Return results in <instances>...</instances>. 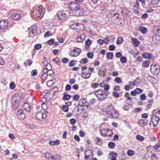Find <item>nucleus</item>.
I'll return each instance as SVG.
<instances>
[{
  "label": "nucleus",
  "mask_w": 160,
  "mask_h": 160,
  "mask_svg": "<svg viewBox=\"0 0 160 160\" xmlns=\"http://www.w3.org/2000/svg\"><path fill=\"white\" fill-rule=\"evenodd\" d=\"M8 25V20L6 19L2 20L0 21V28L4 29Z\"/></svg>",
  "instance_id": "12"
},
{
  "label": "nucleus",
  "mask_w": 160,
  "mask_h": 160,
  "mask_svg": "<svg viewBox=\"0 0 160 160\" xmlns=\"http://www.w3.org/2000/svg\"><path fill=\"white\" fill-rule=\"evenodd\" d=\"M81 52V50L80 48L74 47L69 53V55L72 57H77L80 54Z\"/></svg>",
  "instance_id": "6"
},
{
  "label": "nucleus",
  "mask_w": 160,
  "mask_h": 160,
  "mask_svg": "<svg viewBox=\"0 0 160 160\" xmlns=\"http://www.w3.org/2000/svg\"><path fill=\"white\" fill-rule=\"evenodd\" d=\"M122 93L120 92V94H119V93H117V92H113L112 93V95L113 96H114L116 98H118L120 96H122Z\"/></svg>",
  "instance_id": "43"
},
{
  "label": "nucleus",
  "mask_w": 160,
  "mask_h": 160,
  "mask_svg": "<svg viewBox=\"0 0 160 160\" xmlns=\"http://www.w3.org/2000/svg\"><path fill=\"white\" fill-rule=\"evenodd\" d=\"M93 56V53L91 52H88L87 53V57L90 59H92Z\"/></svg>",
  "instance_id": "54"
},
{
  "label": "nucleus",
  "mask_w": 160,
  "mask_h": 160,
  "mask_svg": "<svg viewBox=\"0 0 160 160\" xmlns=\"http://www.w3.org/2000/svg\"><path fill=\"white\" fill-rule=\"evenodd\" d=\"M148 122V121L146 119H140L138 121L139 124L141 126L146 125Z\"/></svg>",
  "instance_id": "19"
},
{
  "label": "nucleus",
  "mask_w": 160,
  "mask_h": 160,
  "mask_svg": "<svg viewBox=\"0 0 160 160\" xmlns=\"http://www.w3.org/2000/svg\"><path fill=\"white\" fill-rule=\"evenodd\" d=\"M135 90L136 91V93L138 94L141 93L142 92V89L140 88H137Z\"/></svg>",
  "instance_id": "56"
},
{
  "label": "nucleus",
  "mask_w": 160,
  "mask_h": 160,
  "mask_svg": "<svg viewBox=\"0 0 160 160\" xmlns=\"http://www.w3.org/2000/svg\"><path fill=\"white\" fill-rule=\"evenodd\" d=\"M160 66L158 64L152 63L150 66V71L154 74L157 75L160 72Z\"/></svg>",
  "instance_id": "5"
},
{
  "label": "nucleus",
  "mask_w": 160,
  "mask_h": 160,
  "mask_svg": "<svg viewBox=\"0 0 160 160\" xmlns=\"http://www.w3.org/2000/svg\"><path fill=\"white\" fill-rule=\"evenodd\" d=\"M111 15L112 21L113 20H115L119 18V14L117 12L114 13L112 12L111 13Z\"/></svg>",
  "instance_id": "18"
},
{
  "label": "nucleus",
  "mask_w": 160,
  "mask_h": 160,
  "mask_svg": "<svg viewBox=\"0 0 160 160\" xmlns=\"http://www.w3.org/2000/svg\"><path fill=\"white\" fill-rule=\"evenodd\" d=\"M99 86V84L95 82L92 83L91 85V87L92 88H98Z\"/></svg>",
  "instance_id": "59"
},
{
  "label": "nucleus",
  "mask_w": 160,
  "mask_h": 160,
  "mask_svg": "<svg viewBox=\"0 0 160 160\" xmlns=\"http://www.w3.org/2000/svg\"><path fill=\"white\" fill-rule=\"evenodd\" d=\"M87 152H86V150L84 152V155L85 156L84 159L85 160H88L90 157V155H87Z\"/></svg>",
  "instance_id": "51"
},
{
  "label": "nucleus",
  "mask_w": 160,
  "mask_h": 160,
  "mask_svg": "<svg viewBox=\"0 0 160 160\" xmlns=\"http://www.w3.org/2000/svg\"><path fill=\"white\" fill-rule=\"evenodd\" d=\"M160 115V109H157L154 110L152 112V115H151L152 122L154 126H157L159 119Z\"/></svg>",
  "instance_id": "2"
},
{
  "label": "nucleus",
  "mask_w": 160,
  "mask_h": 160,
  "mask_svg": "<svg viewBox=\"0 0 160 160\" xmlns=\"http://www.w3.org/2000/svg\"><path fill=\"white\" fill-rule=\"evenodd\" d=\"M114 81L116 83H120L122 82L121 79L119 77H116L114 79Z\"/></svg>",
  "instance_id": "47"
},
{
  "label": "nucleus",
  "mask_w": 160,
  "mask_h": 160,
  "mask_svg": "<svg viewBox=\"0 0 160 160\" xmlns=\"http://www.w3.org/2000/svg\"><path fill=\"white\" fill-rule=\"evenodd\" d=\"M36 116L37 118L41 120L42 119V112L41 111L38 112L36 114Z\"/></svg>",
  "instance_id": "31"
},
{
  "label": "nucleus",
  "mask_w": 160,
  "mask_h": 160,
  "mask_svg": "<svg viewBox=\"0 0 160 160\" xmlns=\"http://www.w3.org/2000/svg\"><path fill=\"white\" fill-rule=\"evenodd\" d=\"M32 63V61L31 59H28L26 61V62H24L23 64L25 66L28 65L30 66Z\"/></svg>",
  "instance_id": "32"
},
{
  "label": "nucleus",
  "mask_w": 160,
  "mask_h": 160,
  "mask_svg": "<svg viewBox=\"0 0 160 160\" xmlns=\"http://www.w3.org/2000/svg\"><path fill=\"white\" fill-rule=\"evenodd\" d=\"M138 30L142 33L143 34L146 33L148 32L147 28L142 26L139 27Z\"/></svg>",
  "instance_id": "20"
},
{
  "label": "nucleus",
  "mask_w": 160,
  "mask_h": 160,
  "mask_svg": "<svg viewBox=\"0 0 160 160\" xmlns=\"http://www.w3.org/2000/svg\"><path fill=\"white\" fill-rule=\"evenodd\" d=\"M123 39L121 37H118L116 43L117 44H121L123 42Z\"/></svg>",
  "instance_id": "38"
},
{
  "label": "nucleus",
  "mask_w": 160,
  "mask_h": 160,
  "mask_svg": "<svg viewBox=\"0 0 160 160\" xmlns=\"http://www.w3.org/2000/svg\"><path fill=\"white\" fill-rule=\"evenodd\" d=\"M59 143L60 141L58 139H57L55 141H51L49 142V144L51 146L58 145L59 144Z\"/></svg>",
  "instance_id": "27"
},
{
  "label": "nucleus",
  "mask_w": 160,
  "mask_h": 160,
  "mask_svg": "<svg viewBox=\"0 0 160 160\" xmlns=\"http://www.w3.org/2000/svg\"><path fill=\"white\" fill-rule=\"evenodd\" d=\"M102 131L106 132L105 134H103L101 132H100L101 135L102 136L111 137L112 134V131L111 129H106L104 128L102 129Z\"/></svg>",
  "instance_id": "9"
},
{
  "label": "nucleus",
  "mask_w": 160,
  "mask_h": 160,
  "mask_svg": "<svg viewBox=\"0 0 160 160\" xmlns=\"http://www.w3.org/2000/svg\"><path fill=\"white\" fill-rule=\"evenodd\" d=\"M153 41H160V36L157 35L154 36L152 38Z\"/></svg>",
  "instance_id": "37"
},
{
  "label": "nucleus",
  "mask_w": 160,
  "mask_h": 160,
  "mask_svg": "<svg viewBox=\"0 0 160 160\" xmlns=\"http://www.w3.org/2000/svg\"><path fill=\"white\" fill-rule=\"evenodd\" d=\"M48 68L45 67L43 68V75H42V79H47V78L48 76Z\"/></svg>",
  "instance_id": "15"
},
{
  "label": "nucleus",
  "mask_w": 160,
  "mask_h": 160,
  "mask_svg": "<svg viewBox=\"0 0 160 160\" xmlns=\"http://www.w3.org/2000/svg\"><path fill=\"white\" fill-rule=\"evenodd\" d=\"M46 64H47L46 65V67H47L48 68V71H50V70H52V66H51V64L49 62L48 63V62H47Z\"/></svg>",
  "instance_id": "62"
},
{
  "label": "nucleus",
  "mask_w": 160,
  "mask_h": 160,
  "mask_svg": "<svg viewBox=\"0 0 160 160\" xmlns=\"http://www.w3.org/2000/svg\"><path fill=\"white\" fill-rule=\"evenodd\" d=\"M71 89V87L69 84H67L65 86V90L66 91H69Z\"/></svg>",
  "instance_id": "60"
},
{
  "label": "nucleus",
  "mask_w": 160,
  "mask_h": 160,
  "mask_svg": "<svg viewBox=\"0 0 160 160\" xmlns=\"http://www.w3.org/2000/svg\"><path fill=\"white\" fill-rule=\"evenodd\" d=\"M42 47V45L40 44H36L35 45L34 48L35 50H38L41 48Z\"/></svg>",
  "instance_id": "46"
},
{
  "label": "nucleus",
  "mask_w": 160,
  "mask_h": 160,
  "mask_svg": "<svg viewBox=\"0 0 160 160\" xmlns=\"http://www.w3.org/2000/svg\"><path fill=\"white\" fill-rule=\"evenodd\" d=\"M108 147L111 148H113L115 146V144L112 142H109L108 143Z\"/></svg>",
  "instance_id": "40"
},
{
  "label": "nucleus",
  "mask_w": 160,
  "mask_h": 160,
  "mask_svg": "<svg viewBox=\"0 0 160 160\" xmlns=\"http://www.w3.org/2000/svg\"><path fill=\"white\" fill-rule=\"evenodd\" d=\"M130 107V104L128 103H126L123 105V108L124 110L128 111L129 110Z\"/></svg>",
  "instance_id": "30"
},
{
  "label": "nucleus",
  "mask_w": 160,
  "mask_h": 160,
  "mask_svg": "<svg viewBox=\"0 0 160 160\" xmlns=\"http://www.w3.org/2000/svg\"><path fill=\"white\" fill-rule=\"evenodd\" d=\"M21 16L20 14L18 13L13 14L12 16L13 20H18L21 18Z\"/></svg>",
  "instance_id": "21"
},
{
  "label": "nucleus",
  "mask_w": 160,
  "mask_h": 160,
  "mask_svg": "<svg viewBox=\"0 0 160 160\" xmlns=\"http://www.w3.org/2000/svg\"><path fill=\"white\" fill-rule=\"evenodd\" d=\"M71 97L72 96L68 94L67 92H65L63 94L62 99L65 100H68L70 99Z\"/></svg>",
  "instance_id": "17"
},
{
  "label": "nucleus",
  "mask_w": 160,
  "mask_h": 160,
  "mask_svg": "<svg viewBox=\"0 0 160 160\" xmlns=\"http://www.w3.org/2000/svg\"><path fill=\"white\" fill-rule=\"evenodd\" d=\"M16 115L18 118L20 119H23L25 118V114L23 113V111L22 109L18 110Z\"/></svg>",
  "instance_id": "10"
},
{
  "label": "nucleus",
  "mask_w": 160,
  "mask_h": 160,
  "mask_svg": "<svg viewBox=\"0 0 160 160\" xmlns=\"http://www.w3.org/2000/svg\"><path fill=\"white\" fill-rule=\"evenodd\" d=\"M24 109L28 112H29L30 110L29 104L27 102L25 103L23 106Z\"/></svg>",
  "instance_id": "23"
},
{
  "label": "nucleus",
  "mask_w": 160,
  "mask_h": 160,
  "mask_svg": "<svg viewBox=\"0 0 160 160\" xmlns=\"http://www.w3.org/2000/svg\"><path fill=\"white\" fill-rule=\"evenodd\" d=\"M127 154L129 156H132L134 154V152L132 150H128L127 152Z\"/></svg>",
  "instance_id": "49"
},
{
  "label": "nucleus",
  "mask_w": 160,
  "mask_h": 160,
  "mask_svg": "<svg viewBox=\"0 0 160 160\" xmlns=\"http://www.w3.org/2000/svg\"><path fill=\"white\" fill-rule=\"evenodd\" d=\"M113 57V54L111 52H108L106 55V58L108 60L112 59Z\"/></svg>",
  "instance_id": "29"
},
{
  "label": "nucleus",
  "mask_w": 160,
  "mask_h": 160,
  "mask_svg": "<svg viewBox=\"0 0 160 160\" xmlns=\"http://www.w3.org/2000/svg\"><path fill=\"white\" fill-rule=\"evenodd\" d=\"M105 112L108 116L110 117L111 118H116L119 116L118 112L112 105H109L106 108Z\"/></svg>",
  "instance_id": "1"
},
{
  "label": "nucleus",
  "mask_w": 160,
  "mask_h": 160,
  "mask_svg": "<svg viewBox=\"0 0 160 160\" xmlns=\"http://www.w3.org/2000/svg\"><path fill=\"white\" fill-rule=\"evenodd\" d=\"M52 155L50 153L47 152L45 153V158L49 160H50L51 159V156Z\"/></svg>",
  "instance_id": "36"
},
{
  "label": "nucleus",
  "mask_w": 160,
  "mask_h": 160,
  "mask_svg": "<svg viewBox=\"0 0 160 160\" xmlns=\"http://www.w3.org/2000/svg\"><path fill=\"white\" fill-rule=\"evenodd\" d=\"M16 87L14 83L11 82L10 84V87L11 89H13L15 88Z\"/></svg>",
  "instance_id": "63"
},
{
  "label": "nucleus",
  "mask_w": 160,
  "mask_h": 160,
  "mask_svg": "<svg viewBox=\"0 0 160 160\" xmlns=\"http://www.w3.org/2000/svg\"><path fill=\"white\" fill-rule=\"evenodd\" d=\"M96 140L97 141V143L99 145L102 144L103 143V142L101 138L98 137L96 138Z\"/></svg>",
  "instance_id": "41"
},
{
  "label": "nucleus",
  "mask_w": 160,
  "mask_h": 160,
  "mask_svg": "<svg viewBox=\"0 0 160 160\" xmlns=\"http://www.w3.org/2000/svg\"><path fill=\"white\" fill-rule=\"evenodd\" d=\"M85 35L83 33L77 37V41L78 42H82L85 38Z\"/></svg>",
  "instance_id": "13"
},
{
  "label": "nucleus",
  "mask_w": 160,
  "mask_h": 160,
  "mask_svg": "<svg viewBox=\"0 0 160 160\" xmlns=\"http://www.w3.org/2000/svg\"><path fill=\"white\" fill-rule=\"evenodd\" d=\"M140 99L142 101L145 100L146 98V95L145 94H142L140 95Z\"/></svg>",
  "instance_id": "57"
},
{
  "label": "nucleus",
  "mask_w": 160,
  "mask_h": 160,
  "mask_svg": "<svg viewBox=\"0 0 160 160\" xmlns=\"http://www.w3.org/2000/svg\"><path fill=\"white\" fill-rule=\"evenodd\" d=\"M38 12L39 16L38 15V17L39 16L42 17L43 16L45 13V9L41 5L38 7Z\"/></svg>",
  "instance_id": "11"
},
{
  "label": "nucleus",
  "mask_w": 160,
  "mask_h": 160,
  "mask_svg": "<svg viewBox=\"0 0 160 160\" xmlns=\"http://www.w3.org/2000/svg\"><path fill=\"white\" fill-rule=\"evenodd\" d=\"M86 100L85 99L82 98L78 102V106L80 107H83L84 105L87 102Z\"/></svg>",
  "instance_id": "22"
},
{
  "label": "nucleus",
  "mask_w": 160,
  "mask_h": 160,
  "mask_svg": "<svg viewBox=\"0 0 160 160\" xmlns=\"http://www.w3.org/2000/svg\"><path fill=\"white\" fill-rule=\"evenodd\" d=\"M121 12L123 15H127L129 14V12L128 9L125 8L122 9Z\"/></svg>",
  "instance_id": "34"
},
{
  "label": "nucleus",
  "mask_w": 160,
  "mask_h": 160,
  "mask_svg": "<svg viewBox=\"0 0 160 160\" xmlns=\"http://www.w3.org/2000/svg\"><path fill=\"white\" fill-rule=\"evenodd\" d=\"M80 99V96L78 94H75L73 96V100L74 101H77Z\"/></svg>",
  "instance_id": "42"
},
{
  "label": "nucleus",
  "mask_w": 160,
  "mask_h": 160,
  "mask_svg": "<svg viewBox=\"0 0 160 160\" xmlns=\"http://www.w3.org/2000/svg\"><path fill=\"white\" fill-rule=\"evenodd\" d=\"M52 34L51 32L50 31H47L46 32L44 35V37L45 38L51 36Z\"/></svg>",
  "instance_id": "53"
},
{
  "label": "nucleus",
  "mask_w": 160,
  "mask_h": 160,
  "mask_svg": "<svg viewBox=\"0 0 160 160\" xmlns=\"http://www.w3.org/2000/svg\"><path fill=\"white\" fill-rule=\"evenodd\" d=\"M58 19L61 20H64L66 19L67 15L63 11H58L56 14Z\"/></svg>",
  "instance_id": "8"
},
{
  "label": "nucleus",
  "mask_w": 160,
  "mask_h": 160,
  "mask_svg": "<svg viewBox=\"0 0 160 160\" xmlns=\"http://www.w3.org/2000/svg\"><path fill=\"white\" fill-rule=\"evenodd\" d=\"M116 153L114 152H111L109 154V156H111L112 158L111 160H117L116 158Z\"/></svg>",
  "instance_id": "26"
},
{
  "label": "nucleus",
  "mask_w": 160,
  "mask_h": 160,
  "mask_svg": "<svg viewBox=\"0 0 160 160\" xmlns=\"http://www.w3.org/2000/svg\"><path fill=\"white\" fill-rule=\"evenodd\" d=\"M160 0H152L151 2L152 4L154 5H156L158 4Z\"/></svg>",
  "instance_id": "61"
},
{
  "label": "nucleus",
  "mask_w": 160,
  "mask_h": 160,
  "mask_svg": "<svg viewBox=\"0 0 160 160\" xmlns=\"http://www.w3.org/2000/svg\"><path fill=\"white\" fill-rule=\"evenodd\" d=\"M88 62V59L86 58L81 59L79 61V63L81 64H85Z\"/></svg>",
  "instance_id": "39"
},
{
  "label": "nucleus",
  "mask_w": 160,
  "mask_h": 160,
  "mask_svg": "<svg viewBox=\"0 0 160 160\" xmlns=\"http://www.w3.org/2000/svg\"><path fill=\"white\" fill-rule=\"evenodd\" d=\"M12 108L13 110H16L18 108L19 103L12 100Z\"/></svg>",
  "instance_id": "16"
},
{
  "label": "nucleus",
  "mask_w": 160,
  "mask_h": 160,
  "mask_svg": "<svg viewBox=\"0 0 160 160\" xmlns=\"http://www.w3.org/2000/svg\"><path fill=\"white\" fill-rule=\"evenodd\" d=\"M62 111L65 112H67L68 111V108L65 105H62Z\"/></svg>",
  "instance_id": "44"
},
{
  "label": "nucleus",
  "mask_w": 160,
  "mask_h": 160,
  "mask_svg": "<svg viewBox=\"0 0 160 160\" xmlns=\"http://www.w3.org/2000/svg\"><path fill=\"white\" fill-rule=\"evenodd\" d=\"M143 57L145 59H150L151 58L152 55L150 53L148 52H145L142 55Z\"/></svg>",
  "instance_id": "28"
},
{
  "label": "nucleus",
  "mask_w": 160,
  "mask_h": 160,
  "mask_svg": "<svg viewBox=\"0 0 160 160\" xmlns=\"http://www.w3.org/2000/svg\"><path fill=\"white\" fill-rule=\"evenodd\" d=\"M136 138L137 139L140 141H143L144 139L143 137L139 135L136 136Z\"/></svg>",
  "instance_id": "45"
},
{
  "label": "nucleus",
  "mask_w": 160,
  "mask_h": 160,
  "mask_svg": "<svg viewBox=\"0 0 160 160\" xmlns=\"http://www.w3.org/2000/svg\"><path fill=\"white\" fill-rule=\"evenodd\" d=\"M142 108H135L133 111L135 113H138L142 111Z\"/></svg>",
  "instance_id": "58"
},
{
  "label": "nucleus",
  "mask_w": 160,
  "mask_h": 160,
  "mask_svg": "<svg viewBox=\"0 0 160 160\" xmlns=\"http://www.w3.org/2000/svg\"><path fill=\"white\" fill-rule=\"evenodd\" d=\"M131 41L132 43L134 44L136 47L138 46L140 44L139 41L137 39L134 38H132Z\"/></svg>",
  "instance_id": "24"
},
{
  "label": "nucleus",
  "mask_w": 160,
  "mask_h": 160,
  "mask_svg": "<svg viewBox=\"0 0 160 160\" xmlns=\"http://www.w3.org/2000/svg\"><path fill=\"white\" fill-rule=\"evenodd\" d=\"M78 3L74 2H71L68 5V8L72 12L77 11L80 9V5Z\"/></svg>",
  "instance_id": "4"
},
{
  "label": "nucleus",
  "mask_w": 160,
  "mask_h": 160,
  "mask_svg": "<svg viewBox=\"0 0 160 160\" xmlns=\"http://www.w3.org/2000/svg\"><path fill=\"white\" fill-rule=\"evenodd\" d=\"M91 75V73L89 72L88 71L87 72H82L81 74L82 77L85 79L88 78Z\"/></svg>",
  "instance_id": "14"
},
{
  "label": "nucleus",
  "mask_w": 160,
  "mask_h": 160,
  "mask_svg": "<svg viewBox=\"0 0 160 160\" xmlns=\"http://www.w3.org/2000/svg\"><path fill=\"white\" fill-rule=\"evenodd\" d=\"M77 62V61L76 60H72L68 63V66L70 67H73L75 65Z\"/></svg>",
  "instance_id": "35"
},
{
  "label": "nucleus",
  "mask_w": 160,
  "mask_h": 160,
  "mask_svg": "<svg viewBox=\"0 0 160 160\" xmlns=\"http://www.w3.org/2000/svg\"><path fill=\"white\" fill-rule=\"evenodd\" d=\"M38 72L36 69L33 70L31 72V75L32 76H36Z\"/></svg>",
  "instance_id": "48"
},
{
  "label": "nucleus",
  "mask_w": 160,
  "mask_h": 160,
  "mask_svg": "<svg viewBox=\"0 0 160 160\" xmlns=\"http://www.w3.org/2000/svg\"><path fill=\"white\" fill-rule=\"evenodd\" d=\"M62 158V156L60 155L56 154L54 155H52L51 159L50 160H55L61 159Z\"/></svg>",
  "instance_id": "25"
},
{
  "label": "nucleus",
  "mask_w": 160,
  "mask_h": 160,
  "mask_svg": "<svg viewBox=\"0 0 160 160\" xmlns=\"http://www.w3.org/2000/svg\"><path fill=\"white\" fill-rule=\"evenodd\" d=\"M150 64L149 61H144L142 62V66L145 67H148Z\"/></svg>",
  "instance_id": "33"
},
{
  "label": "nucleus",
  "mask_w": 160,
  "mask_h": 160,
  "mask_svg": "<svg viewBox=\"0 0 160 160\" xmlns=\"http://www.w3.org/2000/svg\"><path fill=\"white\" fill-rule=\"evenodd\" d=\"M120 62L122 63H125L127 62L126 58L125 57H121L120 59Z\"/></svg>",
  "instance_id": "52"
},
{
  "label": "nucleus",
  "mask_w": 160,
  "mask_h": 160,
  "mask_svg": "<svg viewBox=\"0 0 160 160\" xmlns=\"http://www.w3.org/2000/svg\"><path fill=\"white\" fill-rule=\"evenodd\" d=\"M94 94L99 100H103L107 98L106 93L102 89H98L94 92Z\"/></svg>",
  "instance_id": "3"
},
{
  "label": "nucleus",
  "mask_w": 160,
  "mask_h": 160,
  "mask_svg": "<svg viewBox=\"0 0 160 160\" xmlns=\"http://www.w3.org/2000/svg\"><path fill=\"white\" fill-rule=\"evenodd\" d=\"M22 93H15L14 94L12 98V101L19 103L21 100L24 97Z\"/></svg>",
  "instance_id": "7"
},
{
  "label": "nucleus",
  "mask_w": 160,
  "mask_h": 160,
  "mask_svg": "<svg viewBox=\"0 0 160 160\" xmlns=\"http://www.w3.org/2000/svg\"><path fill=\"white\" fill-rule=\"evenodd\" d=\"M92 43V41L89 39H88L85 43V45L86 46H89Z\"/></svg>",
  "instance_id": "55"
},
{
  "label": "nucleus",
  "mask_w": 160,
  "mask_h": 160,
  "mask_svg": "<svg viewBox=\"0 0 160 160\" xmlns=\"http://www.w3.org/2000/svg\"><path fill=\"white\" fill-rule=\"evenodd\" d=\"M52 80H51L47 82L46 84L48 86H51L52 84Z\"/></svg>",
  "instance_id": "64"
},
{
  "label": "nucleus",
  "mask_w": 160,
  "mask_h": 160,
  "mask_svg": "<svg viewBox=\"0 0 160 160\" xmlns=\"http://www.w3.org/2000/svg\"><path fill=\"white\" fill-rule=\"evenodd\" d=\"M54 42V40L53 38H52L47 42V43L49 45H52Z\"/></svg>",
  "instance_id": "50"
}]
</instances>
